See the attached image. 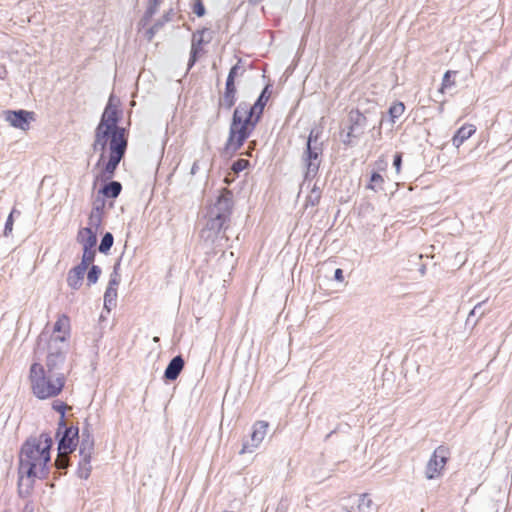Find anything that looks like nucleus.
Instances as JSON below:
<instances>
[{"instance_id": "1", "label": "nucleus", "mask_w": 512, "mask_h": 512, "mask_svg": "<svg viewBox=\"0 0 512 512\" xmlns=\"http://www.w3.org/2000/svg\"><path fill=\"white\" fill-rule=\"evenodd\" d=\"M53 439L50 433L42 432L39 436L28 437L21 445L18 466V494L28 497L36 479H46L50 473Z\"/></svg>"}, {"instance_id": "2", "label": "nucleus", "mask_w": 512, "mask_h": 512, "mask_svg": "<svg viewBox=\"0 0 512 512\" xmlns=\"http://www.w3.org/2000/svg\"><path fill=\"white\" fill-rule=\"evenodd\" d=\"M270 84H267L253 105L241 101L233 111L229 134L224 146L226 154H235L251 136L260 122L264 108L271 96Z\"/></svg>"}, {"instance_id": "3", "label": "nucleus", "mask_w": 512, "mask_h": 512, "mask_svg": "<svg viewBox=\"0 0 512 512\" xmlns=\"http://www.w3.org/2000/svg\"><path fill=\"white\" fill-rule=\"evenodd\" d=\"M233 206V194L224 188L215 202L206 207L200 230V238L205 244L218 248L223 247V241L229 240L225 233L230 226Z\"/></svg>"}, {"instance_id": "4", "label": "nucleus", "mask_w": 512, "mask_h": 512, "mask_svg": "<svg viewBox=\"0 0 512 512\" xmlns=\"http://www.w3.org/2000/svg\"><path fill=\"white\" fill-rule=\"evenodd\" d=\"M128 148V136L121 135L120 132L111 131L96 126L94 131L93 151H100V157L96 164L99 166L105 159L108 150V161L100 172V178L104 181L113 178L119 163L125 157Z\"/></svg>"}, {"instance_id": "5", "label": "nucleus", "mask_w": 512, "mask_h": 512, "mask_svg": "<svg viewBox=\"0 0 512 512\" xmlns=\"http://www.w3.org/2000/svg\"><path fill=\"white\" fill-rule=\"evenodd\" d=\"M31 388L33 394L39 399L55 397L61 393L64 388L65 374L52 375L47 373L44 366L40 363H33L30 367Z\"/></svg>"}, {"instance_id": "6", "label": "nucleus", "mask_w": 512, "mask_h": 512, "mask_svg": "<svg viewBox=\"0 0 512 512\" xmlns=\"http://www.w3.org/2000/svg\"><path fill=\"white\" fill-rule=\"evenodd\" d=\"M68 353V343L64 335H52L48 343V353L46 357L47 373L52 375L64 374L63 368Z\"/></svg>"}, {"instance_id": "7", "label": "nucleus", "mask_w": 512, "mask_h": 512, "mask_svg": "<svg viewBox=\"0 0 512 512\" xmlns=\"http://www.w3.org/2000/svg\"><path fill=\"white\" fill-rule=\"evenodd\" d=\"M57 450L59 455H70L77 448L79 442V428L77 426H67L64 423V427L58 425L56 431Z\"/></svg>"}, {"instance_id": "8", "label": "nucleus", "mask_w": 512, "mask_h": 512, "mask_svg": "<svg viewBox=\"0 0 512 512\" xmlns=\"http://www.w3.org/2000/svg\"><path fill=\"white\" fill-rule=\"evenodd\" d=\"M323 146H305L301 160L305 168L304 181H310L318 174L322 162Z\"/></svg>"}, {"instance_id": "9", "label": "nucleus", "mask_w": 512, "mask_h": 512, "mask_svg": "<svg viewBox=\"0 0 512 512\" xmlns=\"http://www.w3.org/2000/svg\"><path fill=\"white\" fill-rule=\"evenodd\" d=\"M121 118L122 111L119 110L117 106L112 103V97H110L97 126L107 130L120 132L121 135L128 136L127 129L119 125Z\"/></svg>"}, {"instance_id": "10", "label": "nucleus", "mask_w": 512, "mask_h": 512, "mask_svg": "<svg viewBox=\"0 0 512 512\" xmlns=\"http://www.w3.org/2000/svg\"><path fill=\"white\" fill-rule=\"evenodd\" d=\"M449 455V449L444 445H440L434 450L425 469V476L427 479L432 480L441 475L449 459Z\"/></svg>"}, {"instance_id": "11", "label": "nucleus", "mask_w": 512, "mask_h": 512, "mask_svg": "<svg viewBox=\"0 0 512 512\" xmlns=\"http://www.w3.org/2000/svg\"><path fill=\"white\" fill-rule=\"evenodd\" d=\"M268 427V422L256 421L252 427L250 438L243 442L240 453H251L258 448L267 433Z\"/></svg>"}, {"instance_id": "12", "label": "nucleus", "mask_w": 512, "mask_h": 512, "mask_svg": "<svg viewBox=\"0 0 512 512\" xmlns=\"http://www.w3.org/2000/svg\"><path fill=\"white\" fill-rule=\"evenodd\" d=\"M5 120L17 129L27 130L30 122L34 120V112L27 110H7L4 112Z\"/></svg>"}, {"instance_id": "13", "label": "nucleus", "mask_w": 512, "mask_h": 512, "mask_svg": "<svg viewBox=\"0 0 512 512\" xmlns=\"http://www.w3.org/2000/svg\"><path fill=\"white\" fill-rule=\"evenodd\" d=\"M348 121L349 125L347 128L350 130V133H353L358 138L363 135L368 123V117L365 113L359 109H352L348 114Z\"/></svg>"}, {"instance_id": "14", "label": "nucleus", "mask_w": 512, "mask_h": 512, "mask_svg": "<svg viewBox=\"0 0 512 512\" xmlns=\"http://www.w3.org/2000/svg\"><path fill=\"white\" fill-rule=\"evenodd\" d=\"M207 31L208 29L203 28L202 30H198L195 34H193L190 56L187 64V71H189L197 62L198 57L202 52V45L210 41V39L205 41L203 38L204 33Z\"/></svg>"}, {"instance_id": "15", "label": "nucleus", "mask_w": 512, "mask_h": 512, "mask_svg": "<svg viewBox=\"0 0 512 512\" xmlns=\"http://www.w3.org/2000/svg\"><path fill=\"white\" fill-rule=\"evenodd\" d=\"M185 361L181 354L173 357L166 366L163 374L165 381H175L184 369Z\"/></svg>"}, {"instance_id": "16", "label": "nucleus", "mask_w": 512, "mask_h": 512, "mask_svg": "<svg viewBox=\"0 0 512 512\" xmlns=\"http://www.w3.org/2000/svg\"><path fill=\"white\" fill-rule=\"evenodd\" d=\"M237 88L235 83L225 82V89L222 97L218 101V112L220 109L230 110L236 103L237 100Z\"/></svg>"}, {"instance_id": "17", "label": "nucleus", "mask_w": 512, "mask_h": 512, "mask_svg": "<svg viewBox=\"0 0 512 512\" xmlns=\"http://www.w3.org/2000/svg\"><path fill=\"white\" fill-rule=\"evenodd\" d=\"M86 271L87 269L83 268L78 264L71 268L67 274V285L73 290L80 289V287L83 284L84 275Z\"/></svg>"}, {"instance_id": "18", "label": "nucleus", "mask_w": 512, "mask_h": 512, "mask_svg": "<svg viewBox=\"0 0 512 512\" xmlns=\"http://www.w3.org/2000/svg\"><path fill=\"white\" fill-rule=\"evenodd\" d=\"M106 182L98 191V194H101L103 198L107 199H115L117 198L122 191V184L119 181L111 180Z\"/></svg>"}, {"instance_id": "19", "label": "nucleus", "mask_w": 512, "mask_h": 512, "mask_svg": "<svg viewBox=\"0 0 512 512\" xmlns=\"http://www.w3.org/2000/svg\"><path fill=\"white\" fill-rule=\"evenodd\" d=\"M77 240L83 246V248L95 249L97 244V232L92 228H82L79 230Z\"/></svg>"}, {"instance_id": "20", "label": "nucleus", "mask_w": 512, "mask_h": 512, "mask_svg": "<svg viewBox=\"0 0 512 512\" xmlns=\"http://www.w3.org/2000/svg\"><path fill=\"white\" fill-rule=\"evenodd\" d=\"M476 132V127L472 124H464L454 134L452 143L455 147H460L467 139Z\"/></svg>"}, {"instance_id": "21", "label": "nucleus", "mask_w": 512, "mask_h": 512, "mask_svg": "<svg viewBox=\"0 0 512 512\" xmlns=\"http://www.w3.org/2000/svg\"><path fill=\"white\" fill-rule=\"evenodd\" d=\"M94 437L93 435L81 436L80 444H79V454L80 456L92 457L94 451Z\"/></svg>"}, {"instance_id": "22", "label": "nucleus", "mask_w": 512, "mask_h": 512, "mask_svg": "<svg viewBox=\"0 0 512 512\" xmlns=\"http://www.w3.org/2000/svg\"><path fill=\"white\" fill-rule=\"evenodd\" d=\"M91 458L81 456V460L78 463L77 476L81 479H88L92 470Z\"/></svg>"}, {"instance_id": "23", "label": "nucleus", "mask_w": 512, "mask_h": 512, "mask_svg": "<svg viewBox=\"0 0 512 512\" xmlns=\"http://www.w3.org/2000/svg\"><path fill=\"white\" fill-rule=\"evenodd\" d=\"M116 301L117 288L107 286L106 291L104 293V308L107 311H111V309L116 306Z\"/></svg>"}, {"instance_id": "24", "label": "nucleus", "mask_w": 512, "mask_h": 512, "mask_svg": "<svg viewBox=\"0 0 512 512\" xmlns=\"http://www.w3.org/2000/svg\"><path fill=\"white\" fill-rule=\"evenodd\" d=\"M384 179L382 175L376 171H373L370 175L369 183L366 188L375 192L383 190Z\"/></svg>"}, {"instance_id": "25", "label": "nucleus", "mask_w": 512, "mask_h": 512, "mask_svg": "<svg viewBox=\"0 0 512 512\" xmlns=\"http://www.w3.org/2000/svg\"><path fill=\"white\" fill-rule=\"evenodd\" d=\"M404 111L405 105L403 102H394L388 109V115L391 123L394 124L396 120L403 115Z\"/></svg>"}, {"instance_id": "26", "label": "nucleus", "mask_w": 512, "mask_h": 512, "mask_svg": "<svg viewBox=\"0 0 512 512\" xmlns=\"http://www.w3.org/2000/svg\"><path fill=\"white\" fill-rule=\"evenodd\" d=\"M114 243V236L111 232H106L103 234L101 242L98 246V250L100 253L108 254L111 250Z\"/></svg>"}, {"instance_id": "27", "label": "nucleus", "mask_w": 512, "mask_h": 512, "mask_svg": "<svg viewBox=\"0 0 512 512\" xmlns=\"http://www.w3.org/2000/svg\"><path fill=\"white\" fill-rule=\"evenodd\" d=\"M372 506L373 501L367 493L359 495L357 504L358 512H371Z\"/></svg>"}, {"instance_id": "28", "label": "nucleus", "mask_w": 512, "mask_h": 512, "mask_svg": "<svg viewBox=\"0 0 512 512\" xmlns=\"http://www.w3.org/2000/svg\"><path fill=\"white\" fill-rule=\"evenodd\" d=\"M96 249L91 248H83V255L81 258V262L78 264L85 269H88L89 265L92 264L95 260Z\"/></svg>"}, {"instance_id": "29", "label": "nucleus", "mask_w": 512, "mask_h": 512, "mask_svg": "<svg viewBox=\"0 0 512 512\" xmlns=\"http://www.w3.org/2000/svg\"><path fill=\"white\" fill-rule=\"evenodd\" d=\"M161 2L162 0H148V6L142 18L143 22L147 23L151 20L153 15L157 12V9Z\"/></svg>"}, {"instance_id": "30", "label": "nucleus", "mask_w": 512, "mask_h": 512, "mask_svg": "<svg viewBox=\"0 0 512 512\" xmlns=\"http://www.w3.org/2000/svg\"><path fill=\"white\" fill-rule=\"evenodd\" d=\"M52 408L60 414V419L58 422L59 426L64 427V423H66L65 413L68 409V405L63 401L55 400L52 404Z\"/></svg>"}, {"instance_id": "31", "label": "nucleus", "mask_w": 512, "mask_h": 512, "mask_svg": "<svg viewBox=\"0 0 512 512\" xmlns=\"http://www.w3.org/2000/svg\"><path fill=\"white\" fill-rule=\"evenodd\" d=\"M101 273V268L98 265L92 264L87 273V285L91 286L96 284L99 280Z\"/></svg>"}, {"instance_id": "32", "label": "nucleus", "mask_w": 512, "mask_h": 512, "mask_svg": "<svg viewBox=\"0 0 512 512\" xmlns=\"http://www.w3.org/2000/svg\"><path fill=\"white\" fill-rule=\"evenodd\" d=\"M321 190L316 185L310 191V194L306 198V206H316L319 204L321 199Z\"/></svg>"}, {"instance_id": "33", "label": "nucleus", "mask_w": 512, "mask_h": 512, "mask_svg": "<svg viewBox=\"0 0 512 512\" xmlns=\"http://www.w3.org/2000/svg\"><path fill=\"white\" fill-rule=\"evenodd\" d=\"M119 269H120V259H118V261L113 266V271L110 274V279H109V282H108V287H115V288H117L118 285L120 284L121 277H120V274H119Z\"/></svg>"}, {"instance_id": "34", "label": "nucleus", "mask_w": 512, "mask_h": 512, "mask_svg": "<svg viewBox=\"0 0 512 512\" xmlns=\"http://www.w3.org/2000/svg\"><path fill=\"white\" fill-rule=\"evenodd\" d=\"M455 75H456V71H451V70H448L444 73L439 92L443 93L445 89L450 88L455 85V81L452 79V77Z\"/></svg>"}, {"instance_id": "35", "label": "nucleus", "mask_w": 512, "mask_h": 512, "mask_svg": "<svg viewBox=\"0 0 512 512\" xmlns=\"http://www.w3.org/2000/svg\"><path fill=\"white\" fill-rule=\"evenodd\" d=\"M486 301H482L477 303L474 308L470 311L467 323H469L473 317L477 316V319L474 321V324L477 323L478 319L481 318L485 314V310L483 309V306L485 305Z\"/></svg>"}, {"instance_id": "36", "label": "nucleus", "mask_w": 512, "mask_h": 512, "mask_svg": "<svg viewBox=\"0 0 512 512\" xmlns=\"http://www.w3.org/2000/svg\"><path fill=\"white\" fill-rule=\"evenodd\" d=\"M69 455H59L55 459V466L60 474H65L67 468L70 466Z\"/></svg>"}, {"instance_id": "37", "label": "nucleus", "mask_w": 512, "mask_h": 512, "mask_svg": "<svg viewBox=\"0 0 512 512\" xmlns=\"http://www.w3.org/2000/svg\"><path fill=\"white\" fill-rule=\"evenodd\" d=\"M340 139L345 146L352 147L354 145V139H358V137L353 133H350V130L347 128V130H342L340 132Z\"/></svg>"}, {"instance_id": "38", "label": "nucleus", "mask_w": 512, "mask_h": 512, "mask_svg": "<svg viewBox=\"0 0 512 512\" xmlns=\"http://www.w3.org/2000/svg\"><path fill=\"white\" fill-rule=\"evenodd\" d=\"M102 215L90 214L88 219V226L86 228H92V230L98 232L102 225Z\"/></svg>"}, {"instance_id": "39", "label": "nucleus", "mask_w": 512, "mask_h": 512, "mask_svg": "<svg viewBox=\"0 0 512 512\" xmlns=\"http://www.w3.org/2000/svg\"><path fill=\"white\" fill-rule=\"evenodd\" d=\"M320 131L316 129H312L307 137L306 146H323V143L319 141Z\"/></svg>"}, {"instance_id": "40", "label": "nucleus", "mask_w": 512, "mask_h": 512, "mask_svg": "<svg viewBox=\"0 0 512 512\" xmlns=\"http://www.w3.org/2000/svg\"><path fill=\"white\" fill-rule=\"evenodd\" d=\"M240 64H241V59H239L238 62L230 68V71L226 78L227 82L230 81V83H235V78L238 76L239 72L241 70H242L241 73L244 72V70L241 68Z\"/></svg>"}, {"instance_id": "41", "label": "nucleus", "mask_w": 512, "mask_h": 512, "mask_svg": "<svg viewBox=\"0 0 512 512\" xmlns=\"http://www.w3.org/2000/svg\"><path fill=\"white\" fill-rule=\"evenodd\" d=\"M105 208V199L102 197H97L93 203V208L90 214L102 215L104 214Z\"/></svg>"}, {"instance_id": "42", "label": "nucleus", "mask_w": 512, "mask_h": 512, "mask_svg": "<svg viewBox=\"0 0 512 512\" xmlns=\"http://www.w3.org/2000/svg\"><path fill=\"white\" fill-rule=\"evenodd\" d=\"M250 165L249 161L246 159H237L232 163L231 169L235 173H239L243 170H245Z\"/></svg>"}, {"instance_id": "43", "label": "nucleus", "mask_w": 512, "mask_h": 512, "mask_svg": "<svg viewBox=\"0 0 512 512\" xmlns=\"http://www.w3.org/2000/svg\"><path fill=\"white\" fill-rule=\"evenodd\" d=\"M68 324V317L63 315L62 317L58 318V320L54 323L53 326V333L56 332H62L65 325Z\"/></svg>"}, {"instance_id": "44", "label": "nucleus", "mask_w": 512, "mask_h": 512, "mask_svg": "<svg viewBox=\"0 0 512 512\" xmlns=\"http://www.w3.org/2000/svg\"><path fill=\"white\" fill-rule=\"evenodd\" d=\"M14 212H15V210H12V212L9 214V216L6 219L5 226H4V235L5 236H8L13 230V223H14L13 213Z\"/></svg>"}, {"instance_id": "45", "label": "nucleus", "mask_w": 512, "mask_h": 512, "mask_svg": "<svg viewBox=\"0 0 512 512\" xmlns=\"http://www.w3.org/2000/svg\"><path fill=\"white\" fill-rule=\"evenodd\" d=\"M193 12L198 16L202 17L205 15L206 9L201 0H197L193 6Z\"/></svg>"}, {"instance_id": "46", "label": "nucleus", "mask_w": 512, "mask_h": 512, "mask_svg": "<svg viewBox=\"0 0 512 512\" xmlns=\"http://www.w3.org/2000/svg\"><path fill=\"white\" fill-rule=\"evenodd\" d=\"M161 29V23H154L147 31L146 36L148 40H152L154 35Z\"/></svg>"}, {"instance_id": "47", "label": "nucleus", "mask_w": 512, "mask_h": 512, "mask_svg": "<svg viewBox=\"0 0 512 512\" xmlns=\"http://www.w3.org/2000/svg\"><path fill=\"white\" fill-rule=\"evenodd\" d=\"M401 165H402V153L397 152V153L394 155V158H393V166H394V168L396 169V172H397V173H399V172H400Z\"/></svg>"}, {"instance_id": "48", "label": "nucleus", "mask_w": 512, "mask_h": 512, "mask_svg": "<svg viewBox=\"0 0 512 512\" xmlns=\"http://www.w3.org/2000/svg\"><path fill=\"white\" fill-rule=\"evenodd\" d=\"M173 14L172 10L166 12L160 19H158L155 23H161V28L171 20V15Z\"/></svg>"}, {"instance_id": "49", "label": "nucleus", "mask_w": 512, "mask_h": 512, "mask_svg": "<svg viewBox=\"0 0 512 512\" xmlns=\"http://www.w3.org/2000/svg\"><path fill=\"white\" fill-rule=\"evenodd\" d=\"M86 434L93 435L92 434V427H91V424L89 423L88 419H85V421H84V426L82 428V435L81 436H86Z\"/></svg>"}, {"instance_id": "50", "label": "nucleus", "mask_w": 512, "mask_h": 512, "mask_svg": "<svg viewBox=\"0 0 512 512\" xmlns=\"http://www.w3.org/2000/svg\"><path fill=\"white\" fill-rule=\"evenodd\" d=\"M334 280H336L337 282L344 281V274H343V270L341 268H337L334 271Z\"/></svg>"}, {"instance_id": "51", "label": "nucleus", "mask_w": 512, "mask_h": 512, "mask_svg": "<svg viewBox=\"0 0 512 512\" xmlns=\"http://www.w3.org/2000/svg\"><path fill=\"white\" fill-rule=\"evenodd\" d=\"M22 512H34V504L32 501H28L23 508Z\"/></svg>"}, {"instance_id": "52", "label": "nucleus", "mask_w": 512, "mask_h": 512, "mask_svg": "<svg viewBox=\"0 0 512 512\" xmlns=\"http://www.w3.org/2000/svg\"><path fill=\"white\" fill-rule=\"evenodd\" d=\"M338 430V427L332 430L330 433H328L325 437V441H327L333 434H335Z\"/></svg>"}, {"instance_id": "53", "label": "nucleus", "mask_w": 512, "mask_h": 512, "mask_svg": "<svg viewBox=\"0 0 512 512\" xmlns=\"http://www.w3.org/2000/svg\"><path fill=\"white\" fill-rule=\"evenodd\" d=\"M261 1H262V0H249V3H250L251 5H257V4H259Z\"/></svg>"}, {"instance_id": "54", "label": "nucleus", "mask_w": 512, "mask_h": 512, "mask_svg": "<svg viewBox=\"0 0 512 512\" xmlns=\"http://www.w3.org/2000/svg\"><path fill=\"white\" fill-rule=\"evenodd\" d=\"M381 115H383L382 112H381ZM383 121H384V118H383V116H381L380 121H379V127H378L379 129L381 128Z\"/></svg>"}, {"instance_id": "55", "label": "nucleus", "mask_w": 512, "mask_h": 512, "mask_svg": "<svg viewBox=\"0 0 512 512\" xmlns=\"http://www.w3.org/2000/svg\"><path fill=\"white\" fill-rule=\"evenodd\" d=\"M196 167H197V165H196V163H194L193 166H192V169H191V172L193 174L195 173Z\"/></svg>"}, {"instance_id": "56", "label": "nucleus", "mask_w": 512, "mask_h": 512, "mask_svg": "<svg viewBox=\"0 0 512 512\" xmlns=\"http://www.w3.org/2000/svg\"><path fill=\"white\" fill-rule=\"evenodd\" d=\"M3 512H10V511H3Z\"/></svg>"}]
</instances>
